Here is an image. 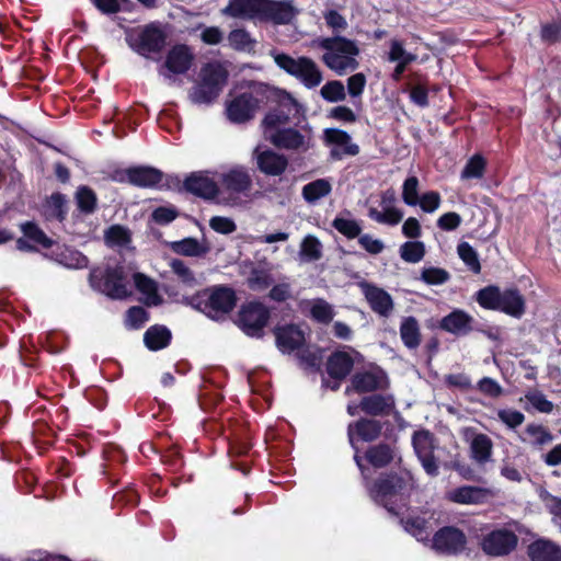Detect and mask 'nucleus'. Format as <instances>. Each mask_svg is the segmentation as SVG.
I'll list each match as a JSON object with an SVG mask.
<instances>
[{
    "label": "nucleus",
    "mask_w": 561,
    "mask_h": 561,
    "mask_svg": "<svg viewBox=\"0 0 561 561\" xmlns=\"http://www.w3.org/2000/svg\"><path fill=\"white\" fill-rule=\"evenodd\" d=\"M323 18L334 36L318 39V46L325 50L321 57L322 62L339 76L355 71L359 67L356 59L360 53L359 47L356 41L340 35L348 26L346 19L333 9L325 11Z\"/></svg>",
    "instance_id": "f257e3e1"
},
{
    "label": "nucleus",
    "mask_w": 561,
    "mask_h": 561,
    "mask_svg": "<svg viewBox=\"0 0 561 561\" xmlns=\"http://www.w3.org/2000/svg\"><path fill=\"white\" fill-rule=\"evenodd\" d=\"M275 100H266L264 105H274L264 115L260 127L265 140H305V136L290 126V116L299 113L301 105L288 91L272 85Z\"/></svg>",
    "instance_id": "f03ea898"
},
{
    "label": "nucleus",
    "mask_w": 561,
    "mask_h": 561,
    "mask_svg": "<svg viewBox=\"0 0 561 561\" xmlns=\"http://www.w3.org/2000/svg\"><path fill=\"white\" fill-rule=\"evenodd\" d=\"M272 85L264 82L251 81L248 89L231 95L226 101L225 114L232 124H245L251 122L266 100H275L271 92Z\"/></svg>",
    "instance_id": "7ed1b4c3"
},
{
    "label": "nucleus",
    "mask_w": 561,
    "mask_h": 561,
    "mask_svg": "<svg viewBox=\"0 0 561 561\" xmlns=\"http://www.w3.org/2000/svg\"><path fill=\"white\" fill-rule=\"evenodd\" d=\"M229 71L219 61L205 64L197 82L190 89L188 98L194 104H214L228 83Z\"/></svg>",
    "instance_id": "20e7f679"
},
{
    "label": "nucleus",
    "mask_w": 561,
    "mask_h": 561,
    "mask_svg": "<svg viewBox=\"0 0 561 561\" xmlns=\"http://www.w3.org/2000/svg\"><path fill=\"white\" fill-rule=\"evenodd\" d=\"M215 175L220 187V204L238 206L241 204V196H250L253 178L248 167L243 164L224 165Z\"/></svg>",
    "instance_id": "39448f33"
},
{
    "label": "nucleus",
    "mask_w": 561,
    "mask_h": 561,
    "mask_svg": "<svg viewBox=\"0 0 561 561\" xmlns=\"http://www.w3.org/2000/svg\"><path fill=\"white\" fill-rule=\"evenodd\" d=\"M131 267L124 264L94 268L90 273L91 286L115 299H123L130 295Z\"/></svg>",
    "instance_id": "423d86ee"
},
{
    "label": "nucleus",
    "mask_w": 561,
    "mask_h": 561,
    "mask_svg": "<svg viewBox=\"0 0 561 561\" xmlns=\"http://www.w3.org/2000/svg\"><path fill=\"white\" fill-rule=\"evenodd\" d=\"M414 488V481L409 472L402 476H391L380 479L371 488L369 493L378 504L383 505L388 511L392 512V506L402 495Z\"/></svg>",
    "instance_id": "0eeeda50"
},
{
    "label": "nucleus",
    "mask_w": 561,
    "mask_h": 561,
    "mask_svg": "<svg viewBox=\"0 0 561 561\" xmlns=\"http://www.w3.org/2000/svg\"><path fill=\"white\" fill-rule=\"evenodd\" d=\"M167 44V34L162 27L151 22L145 25L137 36L130 42V47L144 57L151 54H160Z\"/></svg>",
    "instance_id": "6e6552de"
},
{
    "label": "nucleus",
    "mask_w": 561,
    "mask_h": 561,
    "mask_svg": "<svg viewBox=\"0 0 561 561\" xmlns=\"http://www.w3.org/2000/svg\"><path fill=\"white\" fill-rule=\"evenodd\" d=\"M268 319V308L261 302L252 301L241 307L238 324L247 335L260 337Z\"/></svg>",
    "instance_id": "1a4fd4ad"
},
{
    "label": "nucleus",
    "mask_w": 561,
    "mask_h": 561,
    "mask_svg": "<svg viewBox=\"0 0 561 561\" xmlns=\"http://www.w3.org/2000/svg\"><path fill=\"white\" fill-rule=\"evenodd\" d=\"M298 14L290 0H260L259 21L275 25L289 24Z\"/></svg>",
    "instance_id": "9d476101"
},
{
    "label": "nucleus",
    "mask_w": 561,
    "mask_h": 561,
    "mask_svg": "<svg viewBox=\"0 0 561 561\" xmlns=\"http://www.w3.org/2000/svg\"><path fill=\"white\" fill-rule=\"evenodd\" d=\"M414 451L428 476L435 477L438 474V463L434 456L435 439L428 431L415 432L412 437Z\"/></svg>",
    "instance_id": "9b49d317"
},
{
    "label": "nucleus",
    "mask_w": 561,
    "mask_h": 561,
    "mask_svg": "<svg viewBox=\"0 0 561 561\" xmlns=\"http://www.w3.org/2000/svg\"><path fill=\"white\" fill-rule=\"evenodd\" d=\"M396 193L393 190L382 192L380 196V207H370L368 217L377 224L397 226L403 219V211L396 207Z\"/></svg>",
    "instance_id": "f8f14e48"
},
{
    "label": "nucleus",
    "mask_w": 561,
    "mask_h": 561,
    "mask_svg": "<svg viewBox=\"0 0 561 561\" xmlns=\"http://www.w3.org/2000/svg\"><path fill=\"white\" fill-rule=\"evenodd\" d=\"M253 158L257 169L271 176L283 174L288 165L287 157L276 149L257 146L254 149Z\"/></svg>",
    "instance_id": "ddd939ff"
},
{
    "label": "nucleus",
    "mask_w": 561,
    "mask_h": 561,
    "mask_svg": "<svg viewBox=\"0 0 561 561\" xmlns=\"http://www.w3.org/2000/svg\"><path fill=\"white\" fill-rule=\"evenodd\" d=\"M184 187L187 192L208 201L219 203L220 187L218 180L209 176L208 172H194L184 181Z\"/></svg>",
    "instance_id": "4468645a"
},
{
    "label": "nucleus",
    "mask_w": 561,
    "mask_h": 561,
    "mask_svg": "<svg viewBox=\"0 0 561 561\" xmlns=\"http://www.w3.org/2000/svg\"><path fill=\"white\" fill-rule=\"evenodd\" d=\"M358 287L375 313L385 318L391 314L394 302L388 291L366 280L359 282Z\"/></svg>",
    "instance_id": "2eb2a0df"
},
{
    "label": "nucleus",
    "mask_w": 561,
    "mask_h": 561,
    "mask_svg": "<svg viewBox=\"0 0 561 561\" xmlns=\"http://www.w3.org/2000/svg\"><path fill=\"white\" fill-rule=\"evenodd\" d=\"M517 536L508 529H495L488 534L482 542V550L489 556L508 554L517 545Z\"/></svg>",
    "instance_id": "dca6fc26"
},
{
    "label": "nucleus",
    "mask_w": 561,
    "mask_h": 561,
    "mask_svg": "<svg viewBox=\"0 0 561 561\" xmlns=\"http://www.w3.org/2000/svg\"><path fill=\"white\" fill-rule=\"evenodd\" d=\"M447 501L460 505H481L493 497V492L488 488L477 485H461L446 492Z\"/></svg>",
    "instance_id": "f3484780"
},
{
    "label": "nucleus",
    "mask_w": 561,
    "mask_h": 561,
    "mask_svg": "<svg viewBox=\"0 0 561 561\" xmlns=\"http://www.w3.org/2000/svg\"><path fill=\"white\" fill-rule=\"evenodd\" d=\"M387 386L386 373L376 365H371L352 377V389L359 393L385 389Z\"/></svg>",
    "instance_id": "a211bd4d"
},
{
    "label": "nucleus",
    "mask_w": 561,
    "mask_h": 561,
    "mask_svg": "<svg viewBox=\"0 0 561 561\" xmlns=\"http://www.w3.org/2000/svg\"><path fill=\"white\" fill-rule=\"evenodd\" d=\"M465 534L456 527H444L433 537V548L443 553H458L466 547Z\"/></svg>",
    "instance_id": "6ab92c4d"
},
{
    "label": "nucleus",
    "mask_w": 561,
    "mask_h": 561,
    "mask_svg": "<svg viewBox=\"0 0 561 561\" xmlns=\"http://www.w3.org/2000/svg\"><path fill=\"white\" fill-rule=\"evenodd\" d=\"M474 318L462 309H455L439 322V328L456 336H465L474 330Z\"/></svg>",
    "instance_id": "aec40b11"
},
{
    "label": "nucleus",
    "mask_w": 561,
    "mask_h": 561,
    "mask_svg": "<svg viewBox=\"0 0 561 561\" xmlns=\"http://www.w3.org/2000/svg\"><path fill=\"white\" fill-rule=\"evenodd\" d=\"M236 299L231 289L225 287L214 288L207 298L205 308L207 316L211 319H219L232 310Z\"/></svg>",
    "instance_id": "412c9836"
},
{
    "label": "nucleus",
    "mask_w": 561,
    "mask_h": 561,
    "mask_svg": "<svg viewBox=\"0 0 561 561\" xmlns=\"http://www.w3.org/2000/svg\"><path fill=\"white\" fill-rule=\"evenodd\" d=\"M465 438L470 446V456L479 465H483L491 460L493 442L482 433H477L473 428L465 430Z\"/></svg>",
    "instance_id": "4be33fe9"
},
{
    "label": "nucleus",
    "mask_w": 561,
    "mask_h": 561,
    "mask_svg": "<svg viewBox=\"0 0 561 561\" xmlns=\"http://www.w3.org/2000/svg\"><path fill=\"white\" fill-rule=\"evenodd\" d=\"M194 61V54L186 44L174 45L167 54L164 66L174 75L186 73Z\"/></svg>",
    "instance_id": "5701e85b"
},
{
    "label": "nucleus",
    "mask_w": 561,
    "mask_h": 561,
    "mask_svg": "<svg viewBox=\"0 0 561 561\" xmlns=\"http://www.w3.org/2000/svg\"><path fill=\"white\" fill-rule=\"evenodd\" d=\"M276 345L282 353L299 350L305 343L304 331L295 324L277 327L274 330Z\"/></svg>",
    "instance_id": "b1692460"
},
{
    "label": "nucleus",
    "mask_w": 561,
    "mask_h": 561,
    "mask_svg": "<svg viewBox=\"0 0 561 561\" xmlns=\"http://www.w3.org/2000/svg\"><path fill=\"white\" fill-rule=\"evenodd\" d=\"M380 431L379 422L374 420H359L351 423L347 428L350 444L356 449V440L371 442L379 436Z\"/></svg>",
    "instance_id": "393cba45"
},
{
    "label": "nucleus",
    "mask_w": 561,
    "mask_h": 561,
    "mask_svg": "<svg viewBox=\"0 0 561 561\" xmlns=\"http://www.w3.org/2000/svg\"><path fill=\"white\" fill-rule=\"evenodd\" d=\"M527 552L531 561H561V547L546 538L533 541Z\"/></svg>",
    "instance_id": "a878e982"
},
{
    "label": "nucleus",
    "mask_w": 561,
    "mask_h": 561,
    "mask_svg": "<svg viewBox=\"0 0 561 561\" xmlns=\"http://www.w3.org/2000/svg\"><path fill=\"white\" fill-rule=\"evenodd\" d=\"M128 181L139 187H157L163 179V173L151 167H137L126 172Z\"/></svg>",
    "instance_id": "bb28decb"
},
{
    "label": "nucleus",
    "mask_w": 561,
    "mask_h": 561,
    "mask_svg": "<svg viewBox=\"0 0 561 561\" xmlns=\"http://www.w3.org/2000/svg\"><path fill=\"white\" fill-rule=\"evenodd\" d=\"M259 9L260 0H229L221 13L234 19L257 20Z\"/></svg>",
    "instance_id": "cd10ccee"
},
{
    "label": "nucleus",
    "mask_w": 561,
    "mask_h": 561,
    "mask_svg": "<svg viewBox=\"0 0 561 561\" xmlns=\"http://www.w3.org/2000/svg\"><path fill=\"white\" fill-rule=\"evenodd\" d=\"M168 245L174 253L192 257L204 256L210 251V244L205 239L199 241L191 237L169 242Z\"/></svg>",
    "instance_id": "c85d7f7f"
},
{
    "label": "nucleus",
    "mask_w": 561,
    "mask_h": 561,
    "mask_svg": "<svg viewBox=\"0 0 561 561\" xmlns=\"http://www.w3.org/2000/svg\"><path fill=\"white\" fill-rule=\"evenodd\" d=\"M497 310L512 317L520 318L525 312V299L517 289H505L501 294Z\"/></svg>",
    "instance_id": "c756f323"
},
{
    "label": "nucleus",
    "mask_w": 561,
    "mask_h": 561,
    "mask_svg": "<svg viewBox=\"0 0 561 561\" xmlns=\"http://www.w3.org/2000/svg\"><path fill=\"white\" fill-rule=\"evenodd\" d=\"M400 337L405 347L415 350L422 342L421 328L415 317H403L400 322Z\"/></svg>",
    "instance_id": "7c9ffc66"
},
{
    "label": "nucleus",
    "mask_w": 561,
    "mask_h": 561,
    "mask_svg": "<svg viewBox=\"0 0 561 561\" xmlns=\"http://www.w3.org/2000/svg\"><path fill=\"white\" fill-rule=\"evenodd\" d=\"M301 308L308 310L314 321L323 324L330 323L335 316L333 306L322 298L305 300Z\"/></svg>",
    "instance_id": "2f4dec72"
},
{
    "label": "nucleus",
    "mask_w": 561,
    "mask_h": 561,
    "mask_svg": "<svg viewBox=\"0 0 561 561\" xmlns=\"http://www.w3.org/2000/svg\"><path fill=\"white\" fill-rule=\"evenodd\" d=\"M54 260L68 268H84L89 264V260L81 252L66 247L59 245L53 251Z\"/></svg>",
    "instance_id": "473e14b6"
},
{
    "label": "nucleus",
    "mask_w": 561,
    "mask_h": 561,
    "mask_svg": "<svg viewBox=\"0 0 561 561\" xmlns=\"http://www.w3.org/2000/svg\"><path fill=\"white\" fill-rule=\"evenodd\" d=\"M354 360L346 352H335L328 359V374L335 379H344L352 370Z\"/></svg>",
    "instance_id": "72a5a7b5"
},
{
    "label": "nucleus",
    "mask_w": 561,
    "mask_h": 561,
    "mask_svg": "<svg viewBox=\"0 0 561 561\" xmlns=\"http://www.w3.org/2000/svg\"><path fill=\"white\" fill-rule=\"evenodd\" d=\"M131 278L136 288L145 296L144 302L147 306H158L161 302V297L158 294V288L154 280L141 273H134L133 271L130 279Z\"/></svg>",
    "instance_id": "f704fd0d"
},
{
    "label": "nucleus",
    "mask_w": 561,
    "mask_h": 561,
    "mask_svg": "<svg viewBox=\"0 0 561 561\" xmlns=\"http://www.w3.org/2000/svg\"><path fill=\"white\" fill-rule=\"evenodd\" d=\"M394 407L391 396L374 394L365 397L360 402L362 410L371 415L388 414Z\"/></svg>",
    "instance_id": "c9c22d12"
},
{
    "label": "nucleus",
    "mask_w": 561,
    "mask_h": 561,
    "mask_svg": "<svg viewBox=\"0 0 561 561\" xmlns=\"http://www.w3.org/2000/svg\"><path fill=\"white\" fill-rule=\"evenodd\" d=\"M331 192V182L328 179H318L304 185L301 190V195L308 204L314 205L321 198L330 195Z\"/></svg>",
    "instance_id": "e433bc0d"
},
{
    "label": "nucleus",
    "mask_w": 561,
    "mask_h": 561,
    "mask_svg": "<svg viewBox=\"0 0 561 561\" xmlns=\"http://www.w3.org/2000/svg\"><path fill=\"white\" fill-rule=\"evenodd\" d=\"M488 161L481 153L471 156L460 172L461 181L481 180L486 171Z\"/></svg>",
    "instance_id": "4c0bfd02"
},
{
    "label": "nucleus",
    "mask_w": 561,
    "mask_h": 561,
    "mask_svg": "<svg viewBox=\"0 0 561 561\" xmlns=\"http://www.w3.org/2000/svg\"><path fill=\"white\" fill-rule=\"evenodd\" d=\"M227 39L233 50L245 53H254L257 43L245 28L231 30Z\"/></svg>",
    "instance_id": "58836bf2"
},
{
    "label": "nucleus",
    "mask_w": 561,
    "mask_h": 561,
    "mask_svg": "<svg viewBox=\"0 0 561 561\" xmlns=\"http://www.w3.org/2000/svg\"><path fill=\"white\" fill-rule=\"evenodd\" d=\"M170 340L171 332L163 325H153L144 335L145 344L151 351H158L168 346Z\"/></svg>",
    "instance_id": "ea45409f"
},
{
    "label": "nucleus",
    "mask_w": 561,
    "mask_h": 561,
    "mask_svg": "<svg viewBox=\"0 0 561 561\" xmlns=\"http://www.w3.org/2000/svg\"><path fill=\"white\" fill-rule=\"evenodd\" d=\"M524 434L525 437H523V442L536 447L547 445L553 439L552 434L547 427L535 423L528 424L525 427Z\"/></svg>",
    "instance_id": "a19ab883"
},
{
    "label": "nucleus",
    "mask_w": 561,
    "mask_h": 561,
    "mask_svg": "<svg viewBox=\"0 0 561 561\" xmlns=\"http://www.w3.org/2000/svg\"><path fill=\"white\" fill-rule=\"evenodd\" d=\"M394 458V450L385 444H380L374 447H370L366 451V459L367 461L376 467V468H382L390 463Z\"/></svg>",
    "instance_id": "79ce46f5"
},
{
    "label": "nucleus",
    "mask_w": 561,
    "mask_h": 561,
    "mask_svg": "<svg viewBox=\"0 0 561 561\" xmlns=\"http://www.w3.org/2000/svg\"><path fill=\"white\" fill-rule=\"evenodd\" d=\"M302 62H304V68H302V72L300 75L299 80L308 89L318 87L323 79L322 72L320 71L319 67L309 57L302 56Z\"/></svg>",
    "instance_id": "37998d69"
},
{
    "label": "nucleus",
    "mask_w": 561,
    "mask_h": 561,
    "mask_svg": "<svg viewBox=\"0 0 561 561\" xmlns=\"http://www.w3.org/2000/svg\"><path fill=\"white\" fill-rule=\"evenodd\" d=\"M94 7L105 15L119 12H131L134 2L131 0H92Z\"/></svg>",
    "instance_id": "c03bdc74"
},
{
    "label": "nucleus",
    "mask_w": 561,
    "mask_h": 561,
    "mask_svg": "<svg viewBox=\"0 0 561 561\" xmlns=\"http://www.w3.org/2000/svg\"><path fill=\"white\" fill-rule=\"evenodd\" d=\"M457 254L472 273L479 274L481 272L479 254L470 243L466 241L458 243Z\"/></svg>",
    "instance_id": "a18cd8bd"
},
{
    "label": "nucleus",
    "mask_w": 561,
    "mask_h": 561,
    "mask_svg": "<svg viewBox=\"0 0 561 561\" xmlns=\"http://www.w3.org/2000/svg\"><path fill=\"white\" fill-rule=\"evenodd\" d=\"M78 209L83 214H92L96 209L98 198L95 193L88 186L78 187L75 195Z\"/></svg>",
    "instance_id": "49530a36"
},
{
    "label": "nucleus",
    "mask_w": 561,
    "mask_h": 561,
    "mask_svg": "<svg viewBox=\"0 0 561 561\" xmlns=\"http://www.w3.org/2000/svg\"><path fill=\"white\" fill-rule=\"evenodd\" d=\"M400 257L408 263H419L425 255V245L422 241H407L399 249Z\"/></svg>",
    "instance_id": "de8ad7c7"
},
{
    "label": "nucleus",
    "mask_w": 561,
    "mask_h": 561,
    "mask_svg": "<svg viewBox=\"0 0 561 561\" xmlns=\"http://www.w3.org/2000/svg\"><path fill=\"white\" fill-rule=\"evenodd\" d=\"M502 291L496 286H486L480 289L476 299L477 302L484 309L497 310Z\"/></svg>",
    "instance_id": "09e8293b"
},
{
    "label": "nucleus",
    "mask_w": 561,
    "mask_h": 561,
    "mask_svg": "<svg viewBox=\"0 0 561 561\" xmlns=\"http://www.w3.org/2000/svg\"><path fill=\"white\" fill-rule=\"evenodd\" d=\"M332 226L347 239H355L362 232V227L357 220L344 216L335 217Z\"/></svg>",
    "instance_id": "8fccbe9b"
},
{
    "label": "nucleus",
    "mask_w": 561,
    "mask_h": 561,
    "mask_svg": "<svg viewBox=\"0 0 561 561\" xmlns=\"http://www.w3.org/2000/svg\"><path fill=\"white\" fill-rule=\"evenodd\" d=\"M404 528L420 541L427 540L432 534V525L423 517H413L405 520Z\"/></svg>",
    "instance_id": "3c124183"
},
{
    "label": "nucleus",
    "mask_w": 561,
    "mask_h": 561,
    "mask_svg": "<svg viewBox=\"0 0 561 561\" xmlns=\"http://www.w3.org/2000/svg\"><path fill=\"white\" fill-rule=\"evenodd\" d=\"M321 96L328 102H340L345 100L346 93L344 84L339 80L328 81L321 88Z\"/></svg>",
    "instance_id": "603ef678"
},
{
    "label": "nucleus",
    "mask_w": 561,
    "mask_h": 561,
    "mask_svg": "<svg viewBox=\"0 0 561 561\" xmlns=\"http://www.w3.org/2000/svg\"><path fill=\"white\" fill-rule=\"evenodd\" d=\"M169 266L171 267V271L178 276V278L183 284H185L186 286H190V287L196 285V278L194 276V273L185 264L184 261H182L180 259H172L169 262Z\"/></svg>",
    "instance_id": "864d4df0"
},
{
    "label": "nucleus",
    "mask_w": 561,
    "mask_h": 561,
    "mask_svg": "<svg viewBox=\"0 0 561 561\" xmlns=\"http://www.w3.org/2000/svg\"><path fill=\"white\" fill-rule=\"evenodd\" d=\"M321 243L313 236H307L300 247V255L307 261H317L321 257Z\"/></svg>",
    "instance_id": "5fc2aeb1"
},
{
    "label": "nucleus",
    "mask_w": 561,
    "mask_h": 561,
    "mask_svg": "<svg viewBox=\"0 0 561 561\" xmlns=\"http://www.w3.org/2000/svg\"><path fill=\"white\" fill-rule=\"evenodd\" d=\"M66 197L62 194H53L46 204L47 215L58 220H62L66 215Z\"/></svg>",
    "instance_id": "6e6d98bb"
},
{
    "label": "nucleus",
    "mask_w": 561,
    "mask_h": 561,
    "mask_svg": "<svg viewBox=\"0 0 561 561\" xmlns=\"http://www.w3.org/2000/svg\"><path fill=\"white\" fill-rule=\"evenodd\" d=\"M525 399L530 405L540 413H550L553 410V403L547 399V397L538 390L527 391Z\"/></svg>",
    "instance_id": "4d7b16f0"
},
{
    "label": "nucleus",
    "mask_w": 561,
    "mask_h": 561,
    "mask_svg": "<svg viewBox=\"0 0 561 561\" xmlns=\"http://www.w3.org/2000/svg\"><path fill=\"white\" fill-rule=\"evenodd\" d=\"M419 198V179L409 176L402 185V199L409 206H416Z\"/></svg>",
    "instance_id": "13d9d810"
},
{
    "label": "nucleus",
    "mask_w": 561,
    "mask_h": 561,
    "mask_svg": "<svg viewBox=\"0 0 561 561\" xmlns=\"http://www.w3.org/2000/svg\"><path fill=\"white\" fill-rule=\"evenodd\" d=\"M105 241L110 245H126L130 241L129 232L126 228L115 225L105 232Z\"/></svg>",
    "instance_id": "bf43d9fd"
},
{
    "label": "nucleus",
    "mask_w": 561,
    "mask_h": 561,
    "mask_svg": "<svg viewBox=\"0 0 561 561\" xmlns=\"http://www.w3.org/2000/svg\"><path fill=\"white\" fill-rule=\"evenodd\" d=\"M21 229L26 238L43 245L44 248H50L53 241L33 222H25L21 226Z\"/></svg>",
    "instance_id": "052dcab7"
},
{
    "label": "nucleus",
    "mask_w": 561,
    "mask_h": 561,
    "mask_svg": "<svg viewBox=\"0 0 561 561\" xmlns=\"http://www.w3.org/2000/svg\"><path fill=\"white\" fill-rule=\"evenodd\" d=\"M332 145L330 154L334 160H342L346 157L356 156L359 148L355 142H330Z\"/></svg>",
    "instance_id": "680f3d73"
},
{
    "label": "nucleus",
    "mask_w": 561,
    "mask_h": 561,
    "mask_svg": "<svg viewBox=\"0 0 561 561\" xmlns=\"http://www.w3.org/2000/svg\"><path fill=\"white\" fill-rule=\"evenodd\" d=\"M449 273L439 267L424 268L421 274V279L428 285H442L449 279Z\"/></svg>",
    "instance_id": "e2e57ef3"
},
{
    "label": "nucleus",
    "mask_w": 561,
    "mask_h": 561,
    "mask_svg": "<svg viewBox=\"0 0 561 561\" xmlns=\"http://www.w3.org/2000/svg\"><path fill=\"white\" fill-rule=\"evenodd\" d=\"M497 417L510 428H516L525 421V415L512 409H501L497 411Z\"/></svg>",
    "instance_id": "0e129e2a"
},
{
    "label": "nucleus",
    "mask_w": 561,
    "mask_h": 561,
    "mask_svg": "<svg viewBox=\"0 0 561 561\" xmlns=\"http://www.w3.org/2000/svg\"><path fill=\"white\" fill-rule=\"evenodd\" d=\"M148 312L142 307H131L126 314V325L130 329H139L148 321Z\"/></svg>",
    "instance_id": "69168bd1"
},
{
    "label": "nucleus",
    "mask_w": 561,
    "mask_h": 561,
    "mask_svg": "<svg viewBox=\"0 0 561 561\" xmlns=\"http://www.w3.org/2000/svg\"><path fill=\"white\" fill-rule=\"evenodd\" d=\"M179 216V211L174 206H161L156 208L152 214V220L158 225H168Z\"/></svg>",
    "instance_id": "338daca9"
},
{
    "label": "nucleus",
    "mask_w": 561,
    "mask_h": 561,
    "mask_svg": "<svg viewBox=\"0 0 561 561\" xmlns=\"http://www.w3.org/2000/svg\"><path fill=\"white\" fill-rule=\"evenodd\" d=\"M209 227L221 234H230L237 230L236 222L229 218L224 216H214L209 220Z\"/></svg>",
    "instance_id": "774afa93"
}]
</instances>
